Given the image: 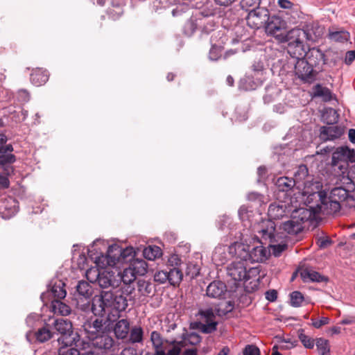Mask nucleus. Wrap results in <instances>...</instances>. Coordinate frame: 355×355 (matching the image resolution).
Listing matches in <instances>:
<instances>
[{
	"instance_id": "nucleus-1",
	"label": "nucleus",
	"mask_w": 355,
	"mask_h": 355,
	"mask_svg": "<svg viewBox=\"0 0 355 355\" xmlns=\"http://www.w3.org/2000/svg\"><path fill=\"white\" fill-rule=\"evenodd\" d=\"M88 257H86L84 248L81 244H74L72 250L71 261L77 266H89L94 263L95 266H115L116 264L130 263L129 266L140 264L146 265L145 261L135 259V251L132 247L122 248L118 244L108 245L103 239H96L87 249Z\"/></svg>"
},
{
	"instance_id": "nucleus-2",
	"label": "nucleus",
	"mask_w": 355,
	"mask_h": 355,
	"mask_svg": "<svg viewBox=\"0 0 355 355\" xmlns=\"http://www.w3.org/2000/svg\"><path fill=\"white\" fill-rule=\"evenodd\" d=\"M304 193L308 194L306 207L297 208L293 206L291 212L296 220L302 223V225L306 222L315 220L320 213L331 215L340 211L342 207L355 206V196L348 193L342 187H334L329 193L324 191Z\"/></svg>"
},
{
	"instance_id": "nucleus-3",
	"label": "nucleus",
	"mask_w": 355,
	"mask_h": 355,
	"mask_svg": "<svg viewBox=\"0 0 355 355\" xmlns=\"http://www.w3.org/2000/svg\"><path fill=\"white\" fill-rule=\"evenodd\" d=\"M127 306L128 300L125 296L121 293L106 291L93 297L92 310L95 315L103 317L107 315L110 317L112 315L114 317H119V313L125 311Z\"/></svg>"
},
{
	"instance_id": "nucleus-4",
	"label": "nucleus",
	"mask_w": 355,
	"mask_h": 355,
	"mask_svg": "<svg viewBox=\"0 0 355 355\" xmlns=\"http://www.w3.org/2000/svg\"><path fill=\"white\" fill-rule=\"evenodd\" d=\"M256 231L259 235L260 243L268 244L275 257H279L287 248L288 244L284 234L276 233L275 222L262 220L258 224Z\"/></svg>"
},
{
	"instance_id": "nucleus-5",
	"label": "nucleus",
	"mask_w": 355,
	"mask_h": 355,
	"mask_svg": "<svg viewBox=\"0 0 355 355\" xmlns=\"http://www.w3.org/2000/svg\"><path fill=\"white\" fill-rule=\"evenodd\" d=\"M355 162V151L347 146L337 148L332 154L331 164L338 175L342 176L346 180V177L350 169L349 163Z\"/></svg>"
},
{
	"instance_id": "nucleus-6",
	"label": "nucleus",
	"mask_w": 355,
	"mask_h": 355,
	"mask_svg": "<svg viewBox=\"0 0 355 355\" xmlns=\"http://www.w3.org/2000/svg\"><path fill=\"white\" fill-rule=\"evenodd\" d=\"M277 38L281 42L288 43V51L293 54L294 57L302 56L304 53L305 42L304 38V33L301 28H293L286 33H280L277 35Z\"/></svg>"
},
{
	"instance_id": "nucleus-7",
	"label": "nucleus",
	"mask_w": 355,
	"mask_h": 355,
	"mask_svg": "<svg viewBox=\"0 0 355 355\" xmlns=\"http://www.w3.org/2000/svg\"><path fill=\"white\" fill-rule=\"evenodd\" d=\"M53 326L55 329L61 334L60 337L58 338L59 345H64L65 346L79 345V336L73 333L71 322L64 319H57L54 321Z\"/></svg>"
},
{
	"instance_id": "nucleus-8",
	"label": "nucleus",
	"mask_w": 355,
	"mask_h": 355,
	"mask_svg": "<svg viewBox=\"0 0 355 355\" xmlns=\"http://www.w3.org/2000/svg\"><path fill=\"white\" fill-rule=\"evenodd\" d=\"M226 273L235 282L250 281L251 288H254L259 285V268H225Z\"/></svg>"
},
{
	"instance_id": "nucleus-9",
	"label": "nucleus",
	"mask_w": 355,
	"mask_h": 355,
	"mask_svg": "<svg viewBox=\"0 0 355 355\" xmlns=\"http://www.w3.org/2000/svg\"><path fill=\"white\" fill-rule=\"evenodd\" d=\"M279 200L278 202L270 205L268 209V219L266 220L274 222V220L281 219L291 212L293 208V200Z\"/></svg>"
},
{
	"instance_id": "nucleus-10",
	"label": "nucleus",
	"mask_w": 355,
	"mask_h": 355,
	"mask_svg": "<svg viewBox=\"0 0 355 355\" xmlns=\"http://www.w3.org/2000/svg\"><path fill=\"white\" fill-rule=\"evenodd\" d=\"M277 199L293 200L291 197L293 189L296 184V180L286 176L279 177L273 180Z\"/></svg>"
},
{
	"instance_id": "nucleus-11",
	"label": "nucleus",
	"mask_w": 355,
	"mask_h": 355,
	"mask_svg": "<svg viewBox=\"0 0 355 355\" xmlns=\"http://www.w3.org/2000/svg\"><path fill=\"white\" fill-rule=\"evenodd\" d=\"M270 19L269 11L265 8L259 7L250 10L246 17V22L251 28L259 29Z\"/></svg>"
},
{
	"instance_id": "nucleus-12",
	"label": "nucleus",
	"mask_w": 355,
	"mask_h": 355,
	"mask_svg": "<svg viewBox=\"0 0 355 355\" xmlns=\"http://www.w3.org/2000/svg\"><path fill=\"white\" fill-rule=\"evenodd\" d=\"M206 293L209 297L226 300L234 298L235 291L227 290L221 281H214L208 285Z\"/></svg>"
},
{
	"instance_id": "nucleus-13",
	"label": "nucleus",
	"mask_w": 355,
	"mask_h": 355,
	"mask_svg": "<svg viewBox=\"0 0 355 355\" xmlns=\"http://www.w3.org/2000/svg\"><path fill=\"white\" fill-rule=\"evenodd\" d=\"M295 66V75L305 83L315 80L318 71L313 69L304 58H299Z\"/></svg>"
},
{
	"instance_id": "nucleus-14",
	"label": "nucleus",
	"mask_w": 355,
	"mask_h": 355,
	"mask_svg": "<svg viewBox=\"0 0 355 355\" xmlns=\"http://www.w3.org/2000/svg\"><path fill=\"white\" fill-rule=\"evenodd\" d=\"M86 345L92 347L96 350H110L114 346V340L106 332H103L90 338ZM85 345V343H84Z\"/></svg>"
},
{
	"instance_id": "nucleus-15",
	"label": "nucleus",
	"mask_w": 355,
	"mask_h": 355,
	"mask_svg": "<svg viewBox=\"0 0 355 355\" xmlns=\"http://www.w3.org/2000/svg\"><path fill=\"white\" fill-rule=\"evenodd\" d=\"M304 229L301 222H298L295 217L291 216V219L281 223L279 225L275 223L276 233H283L285 239H287L288 235H297Z\"/></svg>"
},
{
	"instance_id": "nucleus-16",
	"label": "nucleus",
	"mask_w": 355,
	"mask_h": 355,
	"mask_svg": "<svg viewBox=\"0 0 355 355\" xmlns=\"http://www.w3.org/2000/svg\"><path fill=\"white\" fill-rule=\"evenodd\" d=\"M199 315L200 319L205 322V324L201 327L202 332L209 334L216 329L218 322L215 320L216 315H217L215 309H213V308L209 307L200 309L199 311Z\"/></svg>"
},
{
	"instance_id": "nucleus-17",
	"label": "nucleus",
	"mask_w": 355,
	"mask_h": 355,
	"mask_svg": "<svg viewBox=\"0 0 355 355\" xmlns=\"http://www.w3.org/2000/svg\"><path fill=\"white\" fill-rule=\"evenodd\" d=\"M301 31L304 33L305 42H311L318 41L324 33V28L316 21L306 23Z\"/></svg>"
},
{
	"instance_id": "nucleus-18",
	"label": "nucleus",
	"mask_w": 355,
	"mask_h": 355,
	"mask_svg": "<svg viewBox=\"0 0 355 355\" xmlns=\"http://www.w3.org/2000/svg\"><path fill=\"white\" fill-rule=\"evenodd\" d=\"M65 284L62 280L55 279L51 282V288L46 293H42L40 298L44 303H47V298L51 294L55 300L64 299L67 295Z\"/></svg>"
},
{
	"instance_id": "nucleus-19",
	"label": "nucleus",
	"mask_w": 355,
	"mask_h": 355,
	"mask_svg": "<svg viewBox=\"0 0 355 355\" xmlns=\"http://www.w3.org/2000/svg\"><path fill=\"white\" fill-rule=\"evenodd\" d=\"M305 60L314 69L320 70L323 64L326 63L324 53L318 48H312L309 50L306 55Z\"/></svg>"
},
{
	"instance_id": "nucleus-20",
	"label": "nucleus",
	"mask_w": 355,
	"mask_h": 355,
	"mask_svg": "<svg viewBox=\"0 0 355 355\" xmlns=\"http://www.w3.org/2000/svg\"><path fill=\"white\" fill-rule=\"evenodd\" d=\"M19 211V202L12 198L8 197L5 198L0 205V214L2 217L9 219L15 216Z\"/></svg>"
},
{
	"instance_id": "nucleus-21",
	"label": "nucleus",
	"mask_w": 355,
	"mask_h": 355,
	"mask_svg": "<svg viewBox=\"0 0 355 355\" xmlns=\"http://www.w3.org/2000/svg\"><path fill=\"white\" fill-rule=\"evenodd\" d=\"M344 133V129L338 125L322 126L320 128V137L321 139L334 140L339 138Z\"/></svg>"
},
{
	"instance_id": "nucleus-22",
	"label": "nucleus",
	"mask_w": 355,
	"mask_h": 355,
	"mask_svg": "<svg viewBox=\"0 0 355 355\" xmlns=\"http://www.w3.org/2000/svg\"><path fill=\"white\" fill-rule=\"evenodd\" d=\"M101 272L98 284L102 288H108L115 285V272L110 270V268H100Z\"/></svg>"
},
{
	"instance_id": "nucleus-23",
	"label": "nucleus",
	"mask_w": 355,
	"mask_h": 355,
	"mask_svg": "<svg viewBox=\"0 0 355 355\" xmlns=\"http://www.w3.org/2000/svg\"><path fill=\"white\" fill-rule=\"evenodd\" d=\"M12 152L0 153V166L6 175L13 173L14 168L11 166L16 161V157Z\"/></svg>"
},
{
	"instance_id": "nucleus-24",
	"label": "nucleus",
	"mask_w": 355,
	"mask_h": 355,
	"mask_svg": "<svg viewBox=\"0 0 355 355\" xmlns=\"http://www.w3.org/2000/svg\"><path fill=\"white\" fill-rule=\"evenodd\" d=\"M49 73L46 69L36 68L32 70L30 80L32 84L39 87L44 85L49 80Z\"/></svg>"
},
{
	"instance_id": "nucleus-25",
	"label": "nucleus",
	"mask_w": 355,
	"mask_h": 355,
	"mask_svg": "<svg viewBox=\"0 0 355 355\" xmlns=\"http://www.w3.org/2000/svg\"><path fill=\"white\" fill-rule=\"evenodd\" d=\"M104 324L103 319H96L91 322H88L84 325L85 330L87 332V337L90 338L95 335L101 334L104 331Z\"/></svg>"
},
{
	"instance_id": "nucleus-26",
	"label": "nucleus",
	"mask_w": 355,
	"mask_h": 355,
	"mask_svg": "<svg viewBox=\"0 0 355 355\" xmlns=\"http://www.w3.org/2000/svg\"><path fill=\"white\" fill-rule=\"evenodd\" d=\"M250 247L241 243H235L230 247V252L234 250L235 255L241 260L249 261L250 251Z\"/></svg>"
},
{
	"instance_id": "nucleus-27",
	"label": "nucleus",
	"mask_w": 355,
	"mask_h": 355,
	"mask_svg": "<svg viewBox=\"0 0 355 355\" xmlns=\"http://www.w3.org/2000/svg\"><path fill=\"white\" fill-rule=\"evenodd\" d=\"M262 84L260 78L254 80L253 76H246L239 81V88L243 91L254 90L257 87Z\"/></svg>"
},
{
	"instance_id": "nucleus-28",
	"label": "nucleus",
	"mask_w": 355,
	"mask_h": 355,
	"mask_svg": "<svg viewBox=\"0 0 355 355\" xmlns=\"http://www.w3.org/2000/svg\"><path fill=\"white\" fill-rule=\"evenodd\" d=\"M130 331V323L126 319H121L116 322L114 327V332L118 339H125L128 337Z\"/></svg>"
},
{
	"instance_id": "nucleus-29",
	"label": "nucleus",
	"mask_w": 355,
	"mask_h": 355,
	"mask_svg": "<svg viewBox=\"0 0 355 355\" xmlns=\"http://www.w3.org/2000/svg\"><path fill=\"white\" fill-rule=\"evenodd\" d=\"M300 277L304 282H321L326 280L324 277L322 276L318 272L310 270L309 268H302Z\"/></svg>"
},
{
	"instance_id": "nucleus-30",
	"label": "nucleus",
	"mask_w": 355,
	"mask_h": 355,
	"mask_svg": "<svg viewBox=\"0 0 355 355\" xmlns=\"http://www.w3.org/2000/svg\"><path fill=\"white\" fill-rule=\"evenodd\" d=\"M281 24L282 21L279 17L276 16L270 17V19L264 25L266 32L277 38V35H280L278 32L281 31Z\"/></svg>"
},
{
	"instance_id": "nucleus-31",
	"label": "nucleus",
	"mask_w": 355,
	"mask_h": 355,
	"mask_svg": "<svg viewBox=\"0 0 355 355\" xmlns=\"http://www.w3.org/2000/svg\"><path fill=\"white\" fill-rule=\"evenodd\" d=\"M267 256V250L263 246L254 247L250 251V263L263 262Z\"/></svg>"
},
{
	"instance_id": "nucleus-32",
	"label": "nucleus",
	"mask_w": 355,
	"mask_h": 355,
	"mask_svg": "<svg viewBox=\"0 0 355 355\" xmlns=\"http://www.w3.org/2000/svg\"><path fill=\"white\" fill-rule=\"evenodd\" d=\"M93 290L92 286L85 281H80L76 286V296L80 299L88 300L92 295Z\"/></svg>"
},
{
	"instance_id": "nucleus-33",
	"label": "nucleus",
	"mask_w": 355,
	"mask_h": 355,
	"mask_svg": "<svg viewBox=\"0 0 355 355\" xmlns=\"http://www.w3.org/2000/svg\"><path fill=\"white\" fill-rule=\"evenodd\" d=\"M51 310L55 314L61 315H68L71 312V307L67 304L60 301V300H54L51 301Z\"/></svg>"
},
{
	"instance_id": "nucleus-34",
	"label": "nucleus",
	"mask_w": 355,
	"mask_h": 355,
	"mask_svg": "<svg viewBox=\"0 0 355 355\" xmlns=\"http://www.w3.org/2000/svg\"><path fill=\"white\" fill-rule=\"evenodd\" d=\"M234 307V302L232 300H223L215 307L216 314L219 317L226 315L231 312Z\"/></svg>"
},
{
	"instance_id": "nucleus-35",
	"label": "nucleus",
	"mask_w": 355,
	"mask_h": 355,
	"mask_svg": "<svg viewBox=\"0 0 355 355\" xmlns=\"http://www.w3.org/2000/svg\"><path fill=\"white\" fill-rule=\"evenodd\" d=\"M118 274H121V279L125 284H130L136 279V269L137 268H124L123 271L121 272V268H116Z\"/></svg>"
},
{
	"instance_id": "nucleus-36",
	"label": "nucleus",
	"mask_w": 355,
	"mask_h": 355,
	"mask_svg": "<svg viewBox=\"0 0 355 355\" xmlns=\"http://www.w3.org/2000/svg\"><path fill=\"white\" fill-rule=\"evenodd\" d=\"M84 343H87L84 340H80L79 343V345L78 347H80L82 345V348L78 350L74 347H71L70 355H98V352L92 347H87V345Z\"/></svg>"
},
{
	"instance_id": "nucleus-37",
	"label": "nucleus",
	"mask_w": 355,
	"mask_h": 355,
	"mask_svg": "<svg viewBox=\"0 0 355 355\" xmlns=\"http://www.w3.org/2000/svg\"><path fill=\"white\" fill-rule=\"evenodd\" d=\"M346 183L348 184L347 188L340 186L349 194L353 193L355 196V164L350 167V169L346 177ZM348 208H355L354 207H347Z\"/></svg>"
},
{
	"instance_id": "nucleus-38",
	"label": "nucleus",
	"mask_w": 355,
	"mask_h": 355,
	"mask_svg": "<svg viewBox=\"0 0 355 355\" xmlns=\"http://www.w3.org/2000/svg\"><path fill=\"white\" fill-rule=\"evenodd\" d=\"M128 341L131 344L142 343L144 340V331L141 327L134 326L129 331Z\"/></svg>"
},
{
	"instance_id": "nucleus-39",
	"label": "nucleus",
	"mask_w": 355,
	"mask_h": 355,
	"mask_svg": "<svg viewBox=\"0 0 355 355\" xmlns=\"http://www.w3.org/2000/svg\"><path fill=\"white\" fill-rule=\"evenodd\" d=\"M313 94L314 96L321 97L325 102L330 101L333 98L332 93L330 89L327 87H322L320 84H317L315 86H314Z\"/></svg>"
},
{
	"instance_id": "nucleus-40",
	"label": "nucleus",
	"mask_w": 355,
	"mask_h": 355,
	"mask_svg": "<svg viewBox=\"0 0 355 355\" xmlns=\"http://www.w3.org/2000/svg\"><path fill=\"white\" fill-rule=\"evenodd\" d=\"M143 254L146 259L153 261L162 255V250L157 245H149L144 249Z\"/></svg>"
},
{
	"instance_id": "nucleus-41",
	"label": "nucleus",
	"mask_w": 355,
	"mask_h": 355,
	"mask_svg": "<svg viewBox=\"0 0 355 355\" xmlns=\"http://www.w3.org/2000/svg\"><path fill=\"white\" fill-rule=\"evenodd\" d=\"M350 35L349 32L340 30V31H329V39L333 42H345L349 40Z\"/></svg>"
},
{
	"instance_id": "nucleus-42",
	"label": "nucleus",
	"mask_w": 355,
	"mask_h": 355,
	"mask_svg": "<svg viewBox=\"0 0 355 355\" xmlns=\"http://www.w3.org/2000/svg\"><path fill=\"white\" fill-rule=\"evenodd\" d=\"M168 282L171 285L179 284L182 279V272L180 268H170L168 269Z\"/></svg>"
},
{
	"instance_id": "nucleus-43",
	"label": "nucleus",
	"mask_w": 355,
	"mask_h": 355,
	"mask_svg": "<svg viewBox=\"0 0 355 355\" xmlns=\"http://www.w3.org/2000/svg\"><path fill=\"white\" fill-rule=\"evenodd\" d=\"M34 336L36 340L40 343H44L49 340L53 336L52 332L47 326L40 328Z\"/></svg>"
},
{
	"instance_id": "nucleus-44",
	"label": "nucleus",
	"mask_w": 355,
	"mask_h": 355,
	"mask_svg": "<svg viewBox=\"0 0 355 355\" xmlns=\"http://www.w3.org/2000/svg\"><path fill=\"white\" fill-rule=\"evenodd\" d=\"M323 117L328 124H334L339 119V114L337 111L331 107L327 108L323 114Z\"/></svg>"
},
{
	"instance_id": "nucleus-45",
	"label": "nucleus",
	"mask_w": 355,
	"mask_h": 355,
	"mask_svg": "<svg viewBox=\"0 0 355 355\" xmlns=\"http://www.w3.org/2000/svg\"><path fill=\"white\" fill-rule=\"evenodd\" d=\"M317 349L320 355H329L330 347L329 341L323 338H318L315 343Z\"/></svg>"
},
{
	"instance_id": "nucleus-46",
	"label": "nucleus",
	"mask_w": 355,
	"mask_h": 355,
	"mask_svg": "<svg viewBox=\"0 0 355 355\" xmlns=\"http://www.w3.org/2000/svg\"><path fill=\"white\" fill-rule=\"evenodd\" d=\"M309 174L308 168L306 165L302 164L298 166L294 173V180H296V184L303 181Z\"/></svg>"
},
{
	"instance_id": "nucleus-47",
	"label": "nucleus",
	"mask_w": 355,
	"mask_h": 355,
	"mask_svg": "<svg viewBox=\"0 0 355 355\" xmlns=\"http://www.w3.org/2000/svg\"><path fill=\"white\" fill-rule=\"evenodd\" d=\"M100 272V268H88L85 271V275L89 282L98 283Z\"/></svg>"
},
{
	"instance_id": "nucleus-48",
	"label": "nucleus",
	"mask_w": 355,
	"mask_h": 355,
	"mask_svg": "<svg viewBox=\"0 0 355 355\" xmlns=\"http://www.w3.org/2000/svg\"><path fill=\"white\" fill-rule=\"evenodd\" d=\"M261 0H240V5L242 9L250 10L259 7Z\"/></svg>"
},
{
	"instance_id": "nucleus-49",
	"label": "nucleus",
	"mask_w": 355,
	"mask_h": 355,
	"mask_svg": "<svg viewBox=\"0 0 355 355\" xmlns=\"http://www.w3.org/2000/svg\"><path fill=\"white\" fill-rule=\"evenodd\" d=\"M297 345L296 340L291 339H281L277 345H275L279 349L287 350L293 348Z\"/></svg>"
},
{
	"instance_id": "nucleus-50",
	"label": "nucleus",
	"mask_w": 355,
	"mask_h": 355,
	"mask_svg": "<svg viewBox=\"0 0 355 355\" xmlns=\"http://www.w3.org/2000/svg\"><path fill=\"white\" fill-rule=\"evenodd\" d=\"M298 337L300 340L302 342V343L306 348L311 349L313 347L314 340L309 337V336L304 334V331L302 329L299 331Z\"/></svg>"
},
{
	"instance_id": "nucleus-51",
	"label": "nucleus",
	"mask_w": 355,
	"mask_h": 355,
	"mask_svg": "<svg viewBox=\"0 0 355 355\" xmlns=\"http://www.w3.org/2000/svg\"><path fill=\"white\" fill-rule=\"evenodd\" d=\"M291 304L294 307H299L301 306L303 300L304 296L299 291H293L291 293Z\"/></svg>"
},
{
	"instance_id": "nucleus-52",
	"label": "nucleus",
	"mask_w": 355,
	"mask_h": 355,
	"mask_svg": "<svg viewBox=\"0 0 355 355\" xmlns=\"http://www.w3.org/2000/svg\"><path fill=\"white\" fill-rule=\"evenodd\" d=\"M150 340L155 349H162L163 339L159 333L154 331L151 333Z\"/></svg>"
},
{
	"instance_id": "nucleus-53",
	"label": "nucleus",
	"mask_w": 355,
	"mask_h": 355,
	"mask_svg": "<svg viewBox=\"0 0 355 355\" xmlns=\"http://www.w3.org/2000/svg\"><path fill=\"white\" fill-rule=\"evenodd\" d=\"M7 137L4 134H0V153L12 152L13 147L9 144H6Z\"/></svg>"
},
{
	"instance_id": "nucleus-54",
	"label": "nucleus",
	"mask_w": 355,
	"mask_h": 355,
	"mask_svg": "<svg viewBox=\"0 0 355 355\" xmlns=\"http://www.w3.org/2000/svg\"><path fill=\"white\" fill-rule=\"evenodd\" d=\"M168 269H170V268H165L163 270L156 272L154 275L155 281L160 282V283H164L166 281H168Z\"/></svg>"
},
{
	"instance_id": "nucleus-55",
	"label": "nucleus",
	"mask_w": 355,
	"mask_h": 355,
	"mask_svg": "<svg viewBox=\"0 0 355 355\" xmlns=\"http://www.w3.org/2000/svg\"><path fill=\"white\" fill-rule=\"evenodd\" d=\"M247 198L249 201L256 202L259 205L264 203L265 200L263 195L255 191L250 192L247 196Z\"/></svg>"
},
{
	"instance_id": "nucleus-56",
	"label": "nucleus",
	"mask_w": 355,
	"mask_h": 355,
	"mask_svg": "<svg viewBox=\"0 0 355 355\" xmlns=\"http://www.w3.org/2000/svg\"><path fill=\"white\" fill-rule=\"evenodd\" d=\"M222 49L220 47L213 45L209 53V58L212 61L218 60L221 56Z\"/></svg>"
},
{
	"instance_id": "nucleus-57",
	"label": "nucleus",
	"mask_w": 355,
	"mask_h": 355,
	"mask_svg": "<svg viewBox=\"0 0 355 355\" xmlns=\"http://www.w3.org/2000/svg\"><path fill=\"white\" fill-rule=\"evenodd\" d=\"M197 28V24L193 20L187 21L184 27V34L187 36H191L193 34Z\"/></svg>"
},
{
	"instance_id": "nucleus-58",
	"label": "nucleus",
	"mask_w": 355,
	"mask_h": 355,
	"mask_svg": "<svg viewBox=\"0 0 355 355\" xmlns=\"http://www.w3.org/2000/svg\"><path fill=\"white\" fill-rule=\"evenodd\" d=\"M40 321V315L37 313L30 314L26 320L27 325L30 327H33L36 323Z\"/></svg>"
},
{
	"instance_id": "nucleus-59",
	"label": "nucleus",
	"mask_w": 355,
	"mask_h": 355,
	"mask_svg": "<svg viewBox=\"0 0 355 355\" xmlns=\"http://www.w3.org/2000/svg\"><path fill=\"white\" fill-rule=\"evenodd\" d=\"M243 355H260L259 349L253 345H247L243 352Z\"/></svg>"
},
{
	"instance_id": "nucleus-60",
	"label": "nucleus",
	"mask_w": 355,
	"mask_h": 355,
	"mask_svg": "<svg viewBox=\"0 0 355 355\" xmlns=\"http://www.w3.org/2000/svg\"><path fill=\"white\" fill-rule=\"evenodd\" d=\"M312 325L316 328L320 329L321 327L329 324V318L327 317H322L320 320L311 319Z\"/></svg>"
},
{
	"instance_id": "nucleus-61",
	"label": "nucleus",
	"mask_w": 355,
	"mask_h": 355,
	"mask_svg": "<svg viewBox=\"0 0 355 355\" xmlns=\"http://www.w3.org/2000/svg\"><path fill=\"white\" fill-rule=\"evenodd\" d=\"M252 68L255 74L261 73L264 69L263 62L260 60H255L252 65Z\"/></svg>"
},
{
	"instance_id": "nucleus-62",
	"label": "nucleus",
	"mask_w": 355,
	"mask_h": 355,
	"mask_svg": "<svg viewBox=\"0 0 355 355\" xmlns=\"http://www.w3.org/2000/svg\"><path fill=\"white\" fill-rule=\"evenodd\" d=\"M168 266H180L182 261L178 254H172L168 260Z\"/></svg>"
},
{
	"instance_id": "nucleus-63",
	"label": "nucleus",
	"mask_w": 355,
	"mask_h": 355,
	"mask_svg": "<svg viewBox=\"0 0 355 355\" xmlns=\"http://www.w3.org/2000/svg\"><path fill=\"white\" fill-rule=\"evenodd\" d=\"M120 355H142V352H139L137 349L133 347H127L121 351Z\"/></svg>"
},
{
	"instance_id": "nucleus-64",
	"label": "nucleus",
	"mask_w": 355,
	"mask_h": 355,
	"mask_svg": "<svg viewBox=\"0 0 355 355\" xmlns=\"http://www.w3.org/2000/svg\"><path fill=\"white\" fill-rule=\"evenodd\" d=\"M331 243V240L328 237H320L317 241V244L320 248H326L329 246Z\"/></svg>"
}]
</instances>
